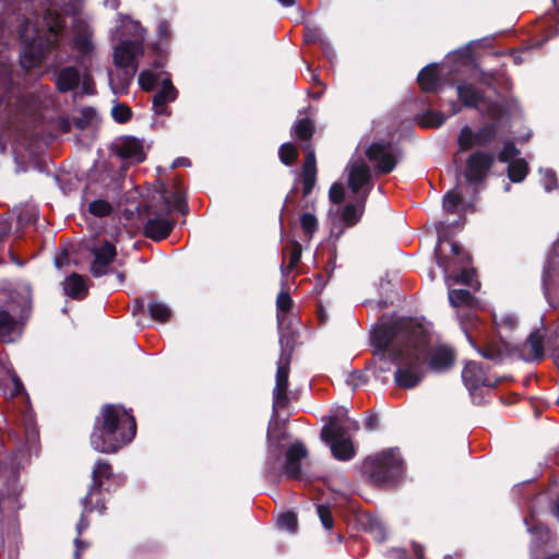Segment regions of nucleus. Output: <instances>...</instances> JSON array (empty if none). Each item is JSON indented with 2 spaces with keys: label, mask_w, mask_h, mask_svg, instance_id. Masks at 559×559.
Returning <instances> with one entry per match:
<instances>
[{
  "label": "nucleus",
  "mask_w": 559,
  "mask_h": 559,
  "mask_svg": "<svg viewBox=\"0 0 559 559\" xmlns=\"http://www.w3.org/2000/svg\"><path fill=\"white\" fill-rule=\"evenodd\" d=\"M372 354L396 365L394 383L403 390L418 386L426 376L430 334L416 319L401 317L380 323L370 333Z\"/></svg>",
  "instance_id": "1"
},
{
  "label": "nucleus",
  "mask_w": 559,
  "mask_h": 559,
  "mask_svg": "<svg viewBox=\"0 0 559 559\" xmlns=\"http://www.w3.org/2000/svg\"><path fill=\"white\" fill-rule=\"evenodd\" d=\"M135 435L132 409L121 404H104L94 419L90 444L97 452L112 454L129 444Z\"/></svg>",
  "instance_id": "2"
},
{
  "label": "nucleus",
  "mask_w": 559,
  "mask_h": 559,
  "mask_svg": "<svg viewBox=\"0 0 559 559\" xmlns=\"http://www.w3.org/2000/svg\"><path fill=\"white\" fill-rule=\"evenodd\" d=\"M404 472V461L397 449H386L368 456L361 465V473L367 481L382 489L397 486L403 479Z\"/></svg>",
  "instance_id": "3"
},
{
  "label": "nucleus",
  "mask_w": 559,
  "mask_h": 559,
  "mask_svg": "<svg viewBox=\"0 0 559 559\" xmlns=\"http://www.w3.org/2000/svg\"><path fill=\"white\" fill-rule=\"evenodd\" d=\"M33 298L29 286L14 289L9 295L7 309H0V342L13 343L32 313Z\"/></svg>",
  "instance_id": "4"
},
{
  "label": "nucleus",
  "mask_w": 559,
  "mask_h": 559,
  "mask_svg": "<svg viewBox=\"0 0 559 559\" xmlns=\"http://www.w3.org/2000/svg\"><path fill=\"white\" fill-rule=\"evenodd\" d=\"M314 132V121L308 117L298 119L290 128V136L295 141L299 142V146L305 153L299 171V180L302 186L301 192L304 198H307L312 192L318 179L317 155L311 143Z\"/></svg>",
  "instance_id": "5"
},
{
  "label": "nucleus",
  "mask_w": 559,
  "mask_h": 559,
  "mask_svg": "<svg viewBox=\"0 0 559 559\" xmlns=\"http://www.w3.org/2000/svg\"><path fill=\"white\" fill-rule=\"evenodd\" d=\"M121 485V479L114 473L110 462L106 459H97L92 469V481L86 495L81 499L84 512L97 511L104 515L107 511L105 492H110V485Z\"/></svg>",
  "instance_id": "6"
},
{
  "label": "nucleus",
  "mask_w": 559,
  "mask_h": 559,
  "mask_svg": "<svg viewBox=\"0 0 559 559\" xmlns=\"http://www.w3.org/2000/svg\"><path fill=\"white\" fill-rule=\"evenodd\" d=\"M26 453L23 449H13L0 456V500L17 511L22 508L19 502L21 486L19 483L21 469L24 467Z\"/></svg>",
  "instance_id": "7"
},
{
  "label": "nucleus",
  "mask_w": 559,
  "mask_h": 559,
  "mask_svg": "<svg viewBox=\"0 0 559 559\" xmlns=\"http://www.w3.org/2000/svg\"><path fill=\"white\" fill-rule=\"evenodd\" d=\"M166 185L162 183L158 202L160 207L156 209L154 204H144L140 210V216H147L143 225V235L154 241L166 239L175 227V221L168 218L170 214V202L166 197Z\"/></svg>",
  "instance_id": "8"
},
{
  "label": "nucleus",
  "mask_w": 559,
  "mask_h": 559,
  "mask_svg": "<svg viewBox=\"0 0 559 559\" xmlns=\"http://www.w3.org/2000/svg\"><path fill=\"white\" fill-rule=\"evenodd\" d=\"M500 124L498 121L484 123L475 132L469 126H464L456 139L459 152L471 151L474 146L488 147L499 134Z\"/></svg>",
  "instance_id": "9"
},
{
  "label": "nucleus",
  "mask_w": 559,
  "mask_h": 559,
  "mask_svg": "<svg viewBox=\"0 0 559 559\" xmlns=\"http://www.w3.org/2000/svg\"><path fill=\"white\" fill-rule=\"evenodd\" d=\"M58 48L59 38L57 33L33 39L24 48L21 58V67L27 71L39 68L41 63Z\"/></svg>",
  "instance_id": "10"
},
{
  "label": "nucleus",
  "mask_w": 559,
  "mask_h": 559,
  "mask_svg": "<svg viewBox=\"0 0 559 559\" xmlns=\"http://www.w3.org/2000/svg\"><path fill=\"white\" fill-rule=\"evenodd\" d=\"M462 380L471 396L477 403L484 397L483 389H495L499 384V380L491 381L488 377V370L483 364L477 361H468L462 370Z\"/></svg>",
  "instance_id": "11"
},
{
  "label": "nucleus",
  "mask_w": 559,
  "mask_h": 559,
  "mask_svg": "<svg viewBox=\"0 0 559 559\" xmlns=\"http://www.w3.org/2000/svg\"><path fill=\"white\" fill-rule=\"evenodd\" d=\"M114 155L121 159L120 169L127 171L130 166L146 159L143 141L133 135H121L110 146Z\"/></svg>",
  "instance_id": "12"
},
{
  "label": "nucleus",
  "mask_w": 559,
  "mask_h": 559,
  "mask_svg": "<svg viewBox=\"0 0 559 559\" xmlns=\"http://www.w3.org/2000/svg\"><path fill=\"white\" fill-rule=\"evenodd\" d=\"M114 63L122 70L116 80L120 84V91H126L138 70L133 41H122L115 48Z\"/></svg>",
  "instance_id": "13"
},
{
  "label": "nucleus",
  "mask_w": 559,
  "mask_h": 559,
  "mask_svg": "<svg viewBox=\"0 0 559 559\" xmlns=\"http://www.w3.org/2000/svg\"><path fill=\"white\" fill-rule=\"evenodd\" d=\"M293 357V348L282 350L275 376V386L273 389V407L285 408L289 403L288 397V377L290 372V361Z\"/></svg>",
  "instance_id": "14"
},
{
  "label": "nucleus",
  "mask_w": 559,
  "mask_h": 559,
  "mask_svg": "<svg viewBox=\"0 0 559 559\" xmlns=\"http://www.w3.org/2000/svg\"><path fill=\"white\" fill-rule=\"evenodd\" d=\"M495 160V154L491 152L481 150L473 152L466 159L465 170L463 173L466 183L474 186L483 183L492 168Z\"/></svg>",
  "instance_id": "15"
},
{
  "label": "nucleus",
  "mask_w": 559,
  "mask_h": 559,
  "mask_svg": "<svg viewBox=\"0 0 559 559\" xmlns=\"http://www.w3.org/2000/svg\"><path fill=\"white\" fill-rule=\"evenodd\" d=\"M471 346L484 358L499 365L509 353L508 343L501 337H486L481 342L476 341L471 334L466 333Z\"/></svg>",
  "instance_id": "16"
},
{
  "label": "nucleus",
  "mask_w": 559,
  "mask_h": 559,
  "mask_svg": "<svg viewBox=\"0 0 559 559\" xmlns=\"http://www.w3.org/2000/svg\"><path fill=\"white\" fill-rule=\"evenodd\" d=\"M390 147V142H372L365 152L368 160L377 162L376 170L380 175H388L396 167L397 159L393 153L388 152Z\"/></svg>",
  "instance_id": "17"
},
{
  "label": "nucleus",
  "mask_w": 559,
  "mask_h": 559,
  "mask_svg": "<svg viewBox=\"0 0 559 559\" xmlns=\"http://www.w3.org/2000/svg\"><path fill=\"white\" fill-rule=\"evenodd\" d=\"M90 252L94 257L90 267L91 274L96 278L107 275L110 272L111 263L117 257L116 246L105 240L100 246L91 248Z\"/></svg>",
  "instance_id": "18"
},
{
  "label": "nucleus",
  "mask_w": 559,
  "mask_h": 559,
  "mask_svg": "<svg viewBox=\"0 0 559 559\" xmlns=\"http://www.w3.org/2000/svg\"><path fill=\"white\" fill-rule=\"evenodd\" d=\"M347 186L357 197L372 187V174L364 159L356 160L349 167Z\"/></svg>",
  "instance_id": "19"
},
{
  "label": "nucleus",
  "mask_w": 559,
  "mask_h": 559,
  "mask_svg": "<svg viewBox=\"0 0 559 559\" xmlns=\"http://www.w3.org/2000/svg\"><path fill=\"white\" fill-rule=\"evenodd\" d=\"M308 451L304 443L297 441L292 444L285 454L283 463L284 474L292 479L301 478V461L307 457Z\"/></svg>",
  "instance_id": "20"
},
{
  "label": "nucleus",
  "mask_w": 559,
  "mask_h": 559,
  "mask_svg": "<svg viewBox=\"0 0 559 559\" xmlns=\"http://www.w3.org/2000/svg\"><path fill=\"white\" fill-rule=\"evenodd\" d=\"M454 362L455 352L449 346L440 345L432 352L429 350L427 366L433 371H447L453 367Z\"/></svg>",
  "instance_id": "21"
},
{
  "label": "nucleus",
  "mask_w": 559,
  "mask_h": 559,
  "mask_svg": "<svg viewBox=\"0 0 559 559\" xmlns=\"http://www.w3.org/2000/svg\"><path fill=\"white\" fill-rule=\"evenodd\" d=\"M456 94L459 100L466 108L477 109L480 104L485 103V92L466 81L456 85Z\"/></svg>",
  "instance_id": "22"
},
{
  "label": "nucleus",
  "mask_w": 559,
  "mask_h": 559,
  "mask_svg": "<svg viewBox=\"0 0 559 559\" xmlns=\"http://www.w3.org/2000/svg\"><path fill=\"white\" fill-rule=\"evenodd\" d=\"M21 534L17 527L8 528L5 535L0 534V559H19Z\"/></svg>",
  "instance_id": "23"
},
{
  "label": "nucleus",
  "mask_w": 559,
  "mask_h": 559,
  "mask_svg": "<svg viewBox=\"0 0 559 559\" xmlns=\"http://www.w3.org/2000/svg\"><path fill=\"white\" fill-rule=\"evenodd\" d=\"M370 189L362 191L355 200V203H347L342 213V221L349 227L356 225L365 211V205L369 195Z\"/></svg>",
  "instance_id": "24"
},
{
  "label": "nucleus",
  "mask_w": 559,
  "mask_h": 559,
  "mask_svg": "<svg viewBox=\"0 0 559 559\" xmlns=\"http://www.w3.org/2000/svg\"><path fill=\"white\" fill-rule=\"evenodd\" d=\"M417 82L423 92L438 93L441 90L438 66L431 63L424 67L418 73Z\"/></svg>",
  "instance_id": "25"
},
{
  "label": "nucleus",
  "mask_w": 559,
  "mask_h": 559,
  "mask_svg": "<svg viewBox=\"0 0 559 559\" xmlns=\"http://www.w3.org/2000/svg\"><path fill=\"white\" fill-rule=\"evenodd\" d=\"M80 80L79 70L75 67L69 66L60 70L55 83L60 93H68L79 86Z\"/></svg>",
  "instance_id": "26"
},
{
  "label": "nucleus",
  "mask_w": 559,
  "mask_h": 559,
  "mask_svg": "<svg viewBox=\"0 0 559 559\" xmlns=\"http://www.w3.org/2000/svg\"><path fill=\"white\" fill-rule=\"evenodd\" d=\"M64 292L72 299L83 300L88 294L85 277L75 272L70 274L64 281Z\"/></svg>",
  "instance_id": "27"
},
{
  "label": "nucleus",
  "mask_w": 559,
  "mask_h": 559,
  "mask_svg": "<svg viewBox=\"0 0 559 559\" xmlns=\"http://www.w3.org/2000/svg\"><path fill=\"white\" fill-rule=\"evenodd\" d=\"M301 245L296 240H292L287 246L283 248V262L281 265V271L283 274H288L297 266L301 259Z\"/></svg>",
  "instance_id": "28"
},
{
  "label": "nucleus",
  "mask_w": 559,
  "mask_h": 559,
  "mask_svg": "<svg viewBox=\"0 0 559 559\" xmlns=\"http://www.w3.org/2000/svg\"><path fill=\"white\" fill-rule=\"evenodd\" d=\"M328 443L331 447L332 455L338 461H349L356 454L352 439L335 440Z\"/></svg>",
  "instance_id": "29"
},
{
  "label": "nucleus",
  "mask_w": 559,
  "mask_h": 559,
  "mask_svg": "<svg viewBox=\"0 0 559 559\" xmlns=\"http://www.w3.org/2000/svg\"><path fill=\"white\" fill-rule=\"evenodd\" d=\"M147 312L152 320L158 323H167L173 316L171 309L163 301L153 300L147 305Z\"/></svg>",
  "instance_id": "30"
},
{
  "label": "nucleus",
  "mask_w": 559,
  "mask_h": 559,
  "mask_svg": "<svg viewBox=\"0 0 559 559\" xmlns=\"http://www.w3.org/2000/svg\"><path fill=\"white\" fill-rule=\"evenodd\" d=\"M348 428L338 424L336 420H332L329 425L324 426L321 430V439L324 442H332L335 440L348 439L346 436Z\"/></svg>",
  "instance_id": "31"
},
{
  "label": "nucleus",
  "mask_w": 559,
  "mask_h": 559,
  "mask_svg": "<svg viewBox=\"0 0 559 559\" xmlns=\"http://www.w3.org/2000/svg\"><path fill=\"white\" fill-rule=\"evenodd\" d=\"M177 97H178V92L173 94V93H170L168 91L159 90L153 96V102H152L153 109H154L155 114L159 115V116L168 115L169 110L167 108V104L171 103V102H175Z\"/></svg>",
  "instance_id": "32"
},
{
  "label": "nucleus",
  "mask_w": 559,
  "mask_h": 559,
  "mask_svg": "<svg viewBox=\"0 0 559 559\" xmlns=\"http://www.w3.org/2000/svg\"><path fill=\"white\" fill-rule=\"evenodd\" d=\"M530 171L527 162L524 158H515L508 165V178L514 182H522Z\"/></svg>",
  "instance_id": "33"
},
{
  "label": "nucleus",
  "mask_w": 559,
  "mask_h": 559,
  "mask_svg": "<svg viewBox=\"0 0 559 559\" xmlns=\"http://www.w3.org/2000/svg\"><path fill=\"white\" fill-rule=\"evenodd\" d=\"M544 337V334L539 330H535L526 340V345L530 347L534 360L539 361L545 356Z\"/></svg>",
  "instance_id": "34"
},
{
  "label": "nucleus",
  "mask_w": 559,
  "mask_h": 559,
  "mask_svg": "<svg viewBox=\"0 0 559 559\" xmlns=\"http://www.w3.org/2000/svg\"><path fill=\"white\" fill-rule=\"evenodd\" d=\"M277 154L280 162L287 167L293 166L299 157L298 147L292 142L281 144Z\"/></svg>",
  "instance_id": "35"
},
{
  "label": "nucleus",
  "mask_w": 559,
  "mask_h": 559,
  "mask_svg": "<svg viewBox=\"0 0 559 559\" xmlns=\"http://www.w3.org/2000/svg\"><path fill=\"white\" fill-rule=\"evenodd\" d=\"M474 297L467 289H450L449 301L453 307H460L463 305L469 306L473 304Z\"/></svg>",
  "instance_id": "36"
},
{
  "label": "nucleus",
  "mask_w": 559,
  "mask_h": 559,
  "mask_svg": "<svg viewBox=\"0 0 559 559\" xmlns=\"http://www.w3.org/2000/svg\"><path fill=\"white\" fill-rule=\"evenodd\" d=\"M366 531L369 532L378 543H383L386 539V528L383 523L376 518L368 520Z\"/></svg>",
  "instance_id": "37"
},
{
  "label": "nucleus",
  "mask_w": 559,
  "mask_h": 559,
  "mask_svg": "<svg viewBox=\"0 0 559 559\" xmlns=\"http://www.w3.org/2000/svg\"><path fill=\"white\" fill-rule=\"evenodd\" d=\"M463 201L464 198L460 192L455 191L454 189L450 190L443 197V209L448 213L454 214L456 213L457 206L461 205Z\"/></svg>",
  "instance_id": "38"
},
{
  "label": "nucleus",
  "mask_w": 559,
  "mask_h": 559,
  "mask_svg": "<svg viewBox=\"0 0 559 559\" xmlns=\"http://www.w3.org/2000/svg\"><path fill=\"white\" fill-rule=\"evenodd\" d=\"M88 212L96 217H106L111 214V204L103 199L94 200L88 204Z\"/></svg>",
  "instance_id": "39"
},
{
  "label": "nucleus",
  "mask_w": 559,
  "mask_h": 559,
  "mask_svg": "<svg viewBox=\"0 0 559 559\" xmlns=\"http://www.w3.org/2000/svg\"><path fill=\"white\" fill-rule=\"evenodd\" d=\"M159 76V73H153L150 70H143L139 74V85L143 91L151 92L156 87Z\"/></svg>",
  "instance_id": "40"
},
{
  "label": "nucleus",
  "mask_w": 559,
  "mask_h": 559,
  "mask_svg": "<svg viewBox=\"0 0 559 559\" xmlns=\"http://www.w3.org/2000/svg\"><path fill=\"white\" fill-rule=\"evenodd\" d=\"M300 226L308 238H312L319 228L318 219L312 213H304L300 216Z\"/></svg>",
  "instance_id": "41"
},
{
  "label": "nucleus",
  "mask_w": 559,
  "mask_h": 559,
  "mask_svg": "<svg viewBox=\"0 0 559 559\" xmlns=\"http://www.w3.org/2000/svg\"><path fill=\"white\" fill-rule=\"evenodd\" d=\"M111 116L118 123H127L132 118V110L127 104L118 103L111 108Z\"/></svg>",
  "instance_id": "42"
},
{
  "label": "nucleus",
  "mask_w": 559,
  "mask_h": 559,
  "mask_svg": "<svg viewBox=\"0 0 559 559\" xmlns=\"http://www.w3.org/2000/svg\"><path fill=\"white\" fill-rule=\"evenodd\" d=\"M277 524L280 527L287 530L290 533H295L298 528V519L295 512L287 511L278 516Z\"/></svg>",
  "instance_id": "43"
},
{
  "label": "nucleus",
  "mask_w": 559,
  "mask_h": 559,
  "mask_svg": "<svg viewBox=\"0 0 559 559\" xmlns=\"http://www.w3.org/2000/svg\"><path fill=\"white\" fill-rule=\"evenodd\" d=\"M475 275V270L473 267L464 266L460 272L452 273L450 277L455 284L473 286Z\"/></svg>",
  "instance_id": "44"
},
{
  "label": "nucleus",
  "mask_w": 559,
  "mask_h": 559,
  "mask_svg": "<svg viewBox=\"0 0 559 559\" xmlns=\"http://www.w3.org/2000/svg\"><path fill=\"white\" fill-rule=\"evenodd\" d=\"M317 513L323 527L328 531H331L334 526V519L332 515L331 507L324 503L318 504Z\"/></svg>",
  "instance_id": "45"
},
{
  "label": "nucleus",
  "mask_w": 559,
  "mask_h": 559,
  "mask_svg": "<svg viewBox=\"0 0 559 559\" xmlns=\"http://www.w3.org/2000/svg\"><path fill=\"white\" fill-rule=\"evenodd\" d=\"M520 150L515 146L512 141L507 142L501 152L498 154V160L501 163H509L518 158Z\"/></svg>",
  "instance_id": "46"
},
{
  "label": "nucleus",
  "mask_w": 559,
  "mask_h": 559,
  "mask_svg": "<svg viewBox=\"0 0 559 559\" xmlns=\"http://www.w3.org/2000/svg\"><path fill=\"white\" fill-rule=\"evenodd\" d=\"M445 117L440 111L428 110L423 118V126L438 128L443 124Z\"/></svg>",
  "instance_id": "47"
},
{
  "label": "nucleus",
  "mask_w": 559,
  "mask_h": 559,
  "mask_svg": "<svg viewBox=\"0 0 559 559\" xmlns=\"http://www.w3.org/2000/svg\"><path fill=\"white\" fill-rule=\"evenodd\" d=\"M158 552V548L155 545L144 544L139 545L134 549V556L136 559H154Z\"/></svg>",
  "instance_id": "48"
},
{
  "label": "nucleus",
  "mask_w": 559,
  "mask_h": 559,
  "mask_svg": "<svg viewBox=\"0 0 559 559\" xmlns=\"http://www.w3.org/2000/svg\"><path fill=\"white\" fill-rule=\"evenodd\" d=\"M293 307V299L288 292L281 290L276 297L277 311L287 313Z\"/></svg>",
  "instance_id": "49"
},
{
  "label": "nucleus",
  "mask_w": 559,
  "mask_h": 559,
  "mask_svg": "<svg viewBox=\"0 0 559 559\" xmlns=\"http://www.w3.org/2000/svg\"><path fill=\"white\" fill-rule=\"evenodd\" d=\"M177 189H179V188L177 187ZM165 194H167V192ZM166 197L168 198V200L170 202V212L173 210H176V211L183 213L187 210L186 199L179 190H177L175 193H173V200L168 195H166Z\"/></svg>",
  "instance_id": "50"
},
{
  "label": "nucleus",
  "mask_w": 559,
  "mask_h": 559,
  "mask_svg": "<svg viewBox=\"0 0 559 559\" xmlns=\"http://www.w3.org/2000/svg\"><path fill=\"white\" fill-rule=\"evenodd\" d=\"M330 201L334 204H341L344 201L345 192L341 182H334L329 190Z\"/></svg>",
  "instance_id": "51"
},
{
  "label": "nucleus",
  "mask_w": 559,
  "mask_h": 559,
  "mask_svg": "<svg viewBox=\"0 0 559 559\" xmlns=\"http://www.w3.org/2000/svg\"><path fill=\"white\" fill-rule=\"evenodd\" d=\"M451 252L459 259V262L463 265H467L472 262L471 255L463 250L460 243L451 242Z\"/></svg>",
  "instance_id": "52"
},
{
  "label": "nucleus",
  "mask_w": 559,
  "mask_h": 559,
  "mask_svg": "<svg viewBox=\"0 0 559 559\" xmlns=\"http://www.w3.org/2000/svg\"><path fill=\"white\" fill-rule=\"evenodd\" d=\"M93 118V109L86 108L82 111L81 117L74 119V127L79 130H85L92 121Z\"/></svg>",
  "instance_id": "53"
},
{
  "label": "nucleus",
  "mask_w": 559,
  "mask_h": 559,
  "mask_svg": "<svg viewBox=\"0 0 559 559\" xmlns=\"http://www.w3.org/2000/svg\"><path fill=\"white\" fill-rule=\"evenodd\" d=\"M543 185L547 192H550V191L557 189V187H558L557 176L552 169H547L544 173Z\"/></svg>",
  "instance_id": "54"
},
{
  "label": "nucleus",
  "mask_w": 559,
  "mask_h": 559,
  "mask_svg": "<svg viewBox=\"0 0 559 559\" xmlns=\"http://www.w3.org/2000/svg\"><path fill=\"white\" fill-rule=\"evenodd\" d=\"M305 41L307 44L323 43L321 31L318 27H307L305 33Z\"/></svg>",
  "instance_id": "55"
},
{
  "label": "nucleus",
  "mask_w": 559,
  "mask_h": 559,
  "mask_svg": "<svg viewBox=\"0 0 559 559\" xmlns=\"http://www.w3.org/2000/svg\"><path fill=\"white\" fill-rule=\"evenodd\" d=\"M530 532L533 535H536L542 543H546L548 540V538H549V530H548L547 526H545L542 523L534 524L530 528Z\"/></svg>",
  "instance_id": "56"
},
{
  "label": "nucleus",
  "mask_w": 559,
  "mask_h": 559,
  "mask_svg": "<svg viewBox=\"0 0 559 559\" xmlns=\"http://www.w3.org/2000/svg\"><path fill=\"white\" fill-rule=\"evenodd\" d=\"M493 323H495L496 328L506 326V328L512 330L516 325V319L512 314L502 316L500 318V320H498L497 317L493 316Z\"/></svg>",
  "instance_id": "57"
},
{
  "label": "nucleus",
  "mask_w": 559,
  "mask_h": 559,
  "mask_svg": "<svg viewBox=\"0 0 559 559\" xmlns=\"http://www.w3.org/2000/svg\"><path fill=\"white\" fill-rule=\"evenodd\" d=\"M73 543L75 547L73 559H81L83 551L90 547V543L81 539L80 536H76Z\"/></svg>",
  "instance_id": "58"
},
{
  "label": "nucleus",
  "mask_w": 559,
  "mask_h": 559,
  "mask_svg": "<svg viewBox=\"0 0 559 559\" xmlns=\"http://www.w3.org/2000/svg\"><path fill=\"white\" fill-rule=\"evenodd\" d=\"M90 513L91 512H84V509L82 510L81 516L75 526L78 536H81L83 532L90 527V520L87 519V514Z\"/></svg>",
  "instance_id": "59"
},
{
  "label": "nucleus",
  "mask_w": 559,
  "mask_h": 559,
  "mask_svg": "<svg viewBox=\"0 0 559 559\" xmlns=\"http://www.w3.org/2000/svg\"><path fill=\"white\" fill-rule=\"evenodd\" d=\"M148 48L155 58L167 59L168 50L160 43H153Z\"/></svg>",
  "instance_id": "60"
},
{
  "label": "nucleus",
  "mask_w": 559,
  "mask_h": 559,
  "mask_svg": "<svg viewBox=\"0 0 559 559\" xmlns=\"http://www.w3.org/2000/svg\"><path fill=\"white\" fill-rule=\"evenodd\" d=\"M157 35L160 40H168L170 38V25L167 21H162L158 24Z\"/></svg>",
  "instance_id": "61"
},
{
  "label": "nucleus",
  "mask_w": 559,
  "mask_h": 559,
  "mask_svg": "<svg viewBox=\"0 0 559 559\" xmlns=\"http://www.w3.org/2000/svg\"><path fill=\"white\" fill-rule=\"evenodd\" d=\"M12 225L9 219L0 218V245L5 241L11 231Z\"/></svg>",
  "instance_id": "62"
},
{
  "label": "nucleus",
  "mask_w": 559,
  "mask_h": 559,
  "mask_svg": "<svg viewBox=\"0 0 559 559\" xmlns=\"http://www.w3.org/2000/svg\"><path fill=\"white\" fill-rule=\"evenodd\" d=\"M145 309V297H136L131 307V313L133 316H138L140 313H143Z\"/></svg>",
  "instance_id": "63"
},
{
  "label": "nucleus",
  "mask_w": 559,
  "mask_h": 559,
  "mask_svg": "<svg viewBox=\"0 0 559 559\" xmlns=\"http://www.w3.org/2000/svg\"><path fill=\"white\" fill-rule=\"evenodd\" d=\"M12 383H13V388H12L13 396H19L25 391L23 382L16 373H14L12 376Z\"/></svg>",
  "instance_id": "64"
}]
</instances>
